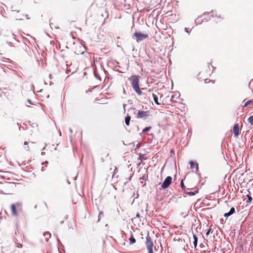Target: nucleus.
<instances>
[{
	"mask_svg": "<svg viewBox=\"0 0 253 253\" xmlns=\"http://www.w3.org/2000/svg\"><path fill=\"white\" fill-rule=\"evenodd\" d=\"M136 216L137 217L139 218V217H140V215L139 214V213H137L136 214Z\"/></svg>",
	"mask_w": 253,
	"mask_h": 253,
	"instance_id": "72a5a7b5",
	"label": "nucleus"
},
{
	"mask_svg": "<svg viewBox=\"0 0 253 253\" xmlns=\"http://www.w3.org/2000/svg\"><path fill=\"white\" fill-rule=\"evenodd\" d=\"M252 185L253 186V184H252Z\"/></svg>",
	"mask_w": 253,
	"mask_h": 253,
	"instance_id": "79ce46f5",
	"label": "nucleus"
},
{
	"mask_svg": "<svg viewBox=\"0 0 253 253\" xmlns=\"http://www.w3.org/2000/svg\"><path fill=\"white\" fill-rule=\"evenodd\" d=\"M230 215H231V214L229 212L224 214V216L225 217H228L230 216Z\"/></svg>",
	"mask_w": 253,
	"mask_h": 253,
	"instance_id": "b1692460",
	"label": "nucleus"
},
{
	"mask_svg": "<svg viewBox=\"0 0 253 253\" xmlns=\"http://www.w3.org/2000/svg\"><path fill=\"white\" fill-rule=\"evenodd\" d=\"M198 193V189H196L194 190V191H191V192H185V193L187 195H190V196H193L195 195L196 194Z\"/></svg>",
	"mask_w": 253,
	"mask_h": 253,
	"instance_id": "f8f14e48",
	"label": "nucleus"
},
{
	"mask_svg": "<svg viewBox=\"0 0 253 253\" xmlns=\"http://www.w3.org/2000/svg\"><path fill=\"white\" fill-rule=\"evenodd\" d=\"M17 247L18 248H22V244H17Z\"/></svg>",
	"mask_w": 253,
	"mask_h": 253,
	"instance_id": "a878e982",
	"label": "nucleus"
},
{
	"mask_svg": "<svg viewBox=\"0 0 253 253\" xmlns=\"http://www.w3.org/2000/svg\"><path fill=\"white\" fill-rule=\"evenodd\" d=\"M129 240L130 244H133L135 243L136 242L135 239H134V238L133 237L132 235L130 237Z\"/></svg>",
	"mask_w": 253,
	"mask_h": 253,
	"instance_id": "dca6fc26",
	"label": "nucleus"
},
{
	"mask_svg": "<svg viewBox=\"0 0 253 253\" xmlns=\"http://www.w3.org/2000/svg\"><path fill=\"white\" fill-rule=\"evenodd\" d=\"M210 82V80L206 79L205 81V83H208Z\"/></svg>",
	"mask_w": 253,
	"mask_h": 253,
	"instance_id": "c85d7f7f",
	"label": "nucleus"
},
{
	"mask_svg": "<svg viewBox=\"0 0 253 253\" xmlns=\"http://www.w3.org/2000/svg\"><path fill=\"white\" fill-rule=\"evenodd\" d=\"M172 181V177L170 176H169L166 177L164 181L162 183L161 185V188L163 189H166L168 188L169 185L171 184Z\"/></svg>",
	"mask_w": 253,
	"mask_h": 253,
	"instance_id": "20e7f679",
	"label": "nucleus"
},
{
	"mask_svg": "<svg viewBox=\"0 0 253 253\" xmlns=\"http://www.w3.org/2000/svg\"><path fill=\"white\" fill-rule=\"evenodd\" d=\"M48 162L47 161H45L44 163H42V165H44V164H47Z\"/></svg>",
	"mask_w": 253,
	"mask_h": 253,
	"instance_id": "f704fd0d",
	"label": "nucleus"
},
{
	"mask_svg": "<svg viewBox=\"0 0 253 253\" xmlns=\"http://www.w3.org/2000/svg\"><path fill=\"white\" fill-rule=\"evenodd\" d=\"M94 76L96 77V78L99 79V80H101V78H100V76L95 71H94Z\"/></svg>",
	"mask_w": 253,
	"mask_h": 253,
	"instance_id": "5701e85b",
	"label": "nucleus"
},
{
	"mask_svg": "<svg viewBox=\"0 0 253 253\" xmlns=\"http://www.w3.org/2000/svg\"><path fill=\"white\" fill-rule=\"evenodd\" d=\"M193 238H194L193 244L195 247V248H196L197 246L198 237L195 235H193Z\"/></svg>",
	"mask_w": 253,
	"mask_h": 253,
	"instance_id": "ddd939ff",
	"label": "nucleus"
},
{
	"mask_svg": "<svg viewBox=\"0 0 253 253\" xmlns=\"http://www.w3.org/2000/svg\"><path fill=\"white\" fill-rule=\"evenodd\" d=\"M46 146V144L45 145V146L42 149V155H43L44 154V152L43 151L45 150Z\"/></svg>",
	"mask_w": 253,
	"mask_h": 253,
	"instance_id": "393cba45",
	"label": "nucleus"
},
{
	"mask_svg": "<svg viewBox=\"0 0 253 253\" xmlns=\"http://www.w3.org/2000/svg\"><path fill=\"white\" fill-rule=\"evenodd\" d=\"M229 212L231 215L233 214L235 212V210L234 208H231Z\"/></svg>",
	"mask_w": 253,
	"mask_h": 253,
	"instance_id": "aec40b11",
	"label": "nucleus"
},
{
	"mask_svg": "<svg viewBox=\"0 0 253 253\" xmlns=\"http://www.w3.org/2000/svg\"><path fill=\"white\" fill-rule=\"evenodd\" d=\"M146 245L148 251V253H153V247L154 244L149 234H147V236L146 237Z\"/></svg>",
	"mask_w": 253,
	"mask_h": 253,
	"instance_id": "f03ea898",
	"label": "nucleus"
},
{
	"mask_svg": "<svg viewBox=\"0 0 253 253\" xmlns=\"http://www.w3.org/2000/svg\"><path fill=\"white\" fill-rule=\"evenodd\" d=\"M180 186H181V188H182L183 190H185V186H184V183H183V180H181V182H180Z\"/></svg>",
	"mask_w": 253,
	"mask_h": 253,
	"instance_id": "4be33fe9",
	"label": "nucleus"
},
{
	"mask_svg": "<svg viewBox=\"0 0 253 253\" xmlns=\"http://www.w3.org/2000/svg\"><path fill=\"white\" fill-rule=\"evenodd\" d=\"M70 72H71V71H70V70H67L66 71V73H67V74H69V73H70Z\"/></svg>",
	"mask_w": 253,
	"mask_h": 253,
	"instance_id": "473e14b6",
	"label": "nucleus"
},
{
	"mask_svg": "<svg viewBox=\"0 0 253 253\" xmlns=\"http://www.w3.org/2000/svg\"><path fill=\"white\" fill-rule=\"evenodd\" d=\"M134 36L136 38L137 42H141L148 38V34H145L139 32H135Z\"/></svg>",
	"mask_w": 253,
	"mask_h": 253,
	"instance_id": "7ed1b4c3",
	"label": "nucleus"
},
{
	"mask_svg": "<svg viewBox=\"0 0 253 253\" xmlns=\"http://www.w3.org/2000/svg\"><path fill=\"white\" fill-rule=\"evenodd\" d=\"M209 14V13H204L203 15L202 16L198 17L196 20H195V23L196 24H201L204 21V20H206V21H208L210 19V18H206L204 17L203 18V16H205L206 15Z\"/></svg>",
	"mask_w": 253,
	"mask_h": 253,
	"instance_id": "39448f33",
	"label": "nucleus"
},
{
	"mask_svg": "<svg viewBox=\"0 0 253 253\" xmlns=\"http://www.w3.org/2000/svg\"><path fill=\"white\" fill-rule=\"evenodd\" d=\"M253 102V100H248V101H247L244 105V107H246L248 105H249L250 104H251V103Z\"/></svg>",
	"mask_w": 253,
	"mask_h": 253,
	"instance_id": "f3484780",
	"label": "nucleus"
},
{
	"mask_svg": "<svg viewBox=\"0 0 253 253\" xmlns=\"http://www.w3.org/2000/svg\"><path fill=\"white\" fill-rule=\"evenodd\" d=\"M67 182H68V183L69 184H70V182L69 181V180H67Z\"/></svg>",
	"mask_w": 253,
	"mask_h": 253,
	"instance_id": "4c0bfd02",
	"label": "nucleus"
},
{
	"mask_svg": "<svg viewBox=\"0 0 253 253\" xmlns=\"http://www.w3.org/2000/svg\"><path fill=\"white\" fill-rule=\"evenodd\" d=\"M128 80L131 82L132 87L136 93L139 95H141L142 91L139 86V77L137 75H132L128 78Z\"/></svg>",
	"mask_w": 253,
	"mask_h": 253,
	"instance_id": "f257e3e1",
	"label": "nucleus"
},
{
	"mask_svg": "<svg viewBox=\"0 0 253 253\" xmlns=\"http://www.w3.org/2000/svg\"><path fill=\"white\" fill-rule=\"evenodd\" d=\"M248 122L253 126V115L251 116L248 119Z\"/></svg>",
	"mask_w": 253,
	"mask_h": 253,
	"instance_id": "2eb2a0df",
	"label": "nucleus"
},
{
	"mask_svg": "<svg viewBox=\"0 0 253 253\" xmlns=\"http://www.w3.org/2000/svg\"><path fill=\"white\" fill-rule=\"evenodd\" d=\"M59 134H60V135H61V132L60 131H59Z\"/></svg>",
	"mask_w": 253,
	"mask_h": 253,
	"instance_id": "ea45409f",
	"label": "nucleus"
},
{
	"mask_svg": "<svg viewBox=\"0 0 253 253\" xmlns=\"http://www.w3.org/2000/svg\"><path fill=\"white\" fill-rule=\"evenodd\" d=\"M24 144L25 145H28V141H25L24 143Z\"/></svg>",
	"mask_w": 253,
	"mask_h": 253,
	"instance_id": "2f4dec72",
	"label": "nucleus"
},
{
	"mask_svg": "<svg viewBox=\"0 0 253 253\" xmlns=\"http://www.w3.org/2000/svg\"><path fill=\"white\" fill-rule=\"evenodd\" d=\"M189 164L190 165V167L191 169H193L195 167L197 170H198L199 169V166H198V163H194L192 161H190L189 162Z\"/></svg>",
	"mask_w": 253,
	"mask_h": 253,
	"instance_id": "1a4fd4ad",
	"label": "nucleus"
},
{
	"mask_svg": "<svg viewBox=\"0 0 253 253\" xmlns=\"http://www.w3.org/2000/svg\"><path fill=\"white\" fill-rule=\"evenodd\" d=\"M152 96H153V99H154V102L155 103V104L158 105H160V103L158 102V96L154 94H152Z\"/></svg>",
	"mask_w": 253,
	"mask_h": 253,
	"instance_id": "9b49d317",
	"label": "nucleus"
},
{
	"mask_svg": "<svg viewBox=\"0 0 253 253\" xmlns=\"http://www.w3.org/2000/svg\"><path fill=\"white\" fill-rule=\"evenodd\" d=\"M28 102L30 104H33V103H32V101L30 99H28L27 100Z\"/></svg>",
	"mask_w": 253,
	"mask_h": 253,
	"instance_id": "cd10ccee",
	"label": "nucleus"
},
{
	"mask_svg": "<svg viewBox=\"0 0 253 253\" xmlns=\"http://www.w3.org/2000/svg\"><path fill=\"white\" fill-rule=\"evenodd\" d=\"M11 212L12 214L13 215H17V212L16 210V206L15 204H12L11 206Z\"/></svg>",
	"mask_w": 253,
	"mask_h": 253,
	"instance_id": "6e6552de",
	"label": "nucleus"
},
{
	"mask_svg": "<svg viewBox=\"0 0 253 253\" xmlns=\"http://www.w3.org/2000/svg\"><path fill=\"white\" fill-rule=\"evenodd\" d=\"M43 236L45 238V241L46 242H47L49 240V239L51 237V234L49 232H45V233H44L43 234Z\"/></svg>",
	"mask_w": 253,
	"mask_h": 253,
	"instance_id": "9d476101",
	"label": "nucleus"
},
{
	"mask_svg": "<svg viewBox=\"0 0 253 253\" xmlns=\"http://www.w3.org/2000/svg\"><path fill=\"white\" fill-rule=\"evenodd\" d=\"M140 144L138 143L136 145V148L138 149L140 147Z\"/></svg>",
	"mask_w": 253,
	"mask_h": 253,
	"instance_id": "c756f323",
	"label": "nucleus"
},
{
	"mask_svg": "<svg viewBox=\"0 0 253 253\" xmlns=\"http://www.w3.org/2000/svg\"><path fill=\"white\" fill-rule=\"evenodd\" d=\"M148 115V113L146 111H138L137 118H143Z\"/></svg>",
	"mask_w": 253,
	"mask_h": 253,
	"instance_id": "0eeeda50",
	"label": "nucleus"
},
{
	"mask_svg": "<svg viewBox=\"0 0 253 253\" xmlns=\"http://www.w3.org/2000/svg\"><path fill=\"white\" fill-rule=\"evenodd\" d=\"M233 133L235 137H237L239 134V126L238 124H236L233 127Z\"/></svg>",
	"mask_w": 253,
	"mask_h": 253,
	"instance_id": "423d86ee",
	"label": "nucleus"
},
{
	"mask_svg": "<svg viewBox=\"0 0 253 253\" xmlns=\"http://www.w3.org/2000/svg\"><path fill=\"white\" fill-rule=\"evenodd\" d=\"M171 153H173V152H174V151H173V150H171Z\"/></svg>",
	"mask_w": 253,
	"mask_h": 253,
	"instance_id": "a19ab883",
	"label": "nucleus"
},
{
	"mask_svg": "<svg viewBox=\"0 0 253 253\" xmlns=\"http://www.w3.org/2000/svg\"><path fill=\"white\" fill-rule=\"evenodd\" d=\"M25 149L27 150H29V146H27L26 148H25Z\"/></svg>",
	"mask_w": 253,
	"mask_h": 253,
	"instance_id": "c9c22d12",
	"label": "nucleus"
},
{
	"mask_svg": "<svg viewBox=\"0 0 253 253\" xmlns=\"http://www.w3.org/2000/svg\"><path fill=\"white\" fill-rule=\"evenodd\" d=\"M151 129V126L146 127H145V128H144L143 129L142 132H147V131H149Z\"/></svg>",
	"mask_w": 253,
	"mask_h": 253,
	"instance_id": "a211bd4d",
	"label": "nucleus"
},
{
	"mask_svg": "<svg viewBox=\"0 0 253 253\" xmlns=\"http://www.w3.org/2000/svg\"><path fill=\"white\" fill-rule=\"evenodd\" d=\"M247 197L248 198V200L247 201V203H250L252 200V197L250 195H247Z\"/></svg>",
	"mask_w": 253,
	"mask_h": 253,
	"instance_id": "6ab92c4d",
	"label": "nucleus"
},
{
	"mask_svg": "<svg viewBox=\"0 0 253 253\" xmlns=\"http://www.w3.org/2000/svg\"><path fill=\"white\" fill-rule=\"evenodd\" d=\"M130 120V117L128 115L125 117V124L126 126H129Z\"/></svg>",
	"mask_w": 253,
	"mask_h": 253,
	"instance_id": "4468645a",
	"label": "nucleus"
},
{
	"mask_svg": "<svg viewBox=\"0 0 253 253\" xmlns=\"http://www.w3.org/2000/svg\"><path fill=\"white\" fill-rule=\"evenodd\" d=\"M184 31H185V32H186V33H187L188 34L190 33V32L188 31V28H185Z\"/></svg>",
	"mask_w": 253,
	"mask_h": 253,
	"instance_id": "bb28decb",
	"label": "nucleus"
},
{
	"mask_svg": "<svg viewBox=\"0 0 253 253\" xmlns=\"http://www.w3.org/2000/svg\"><path fill=\"white\" fill-rule=\"evenodd\" d=\"M123 107H124V110H125L126 105H125V104H124V105H123Z\"/></svg>",
	"mask_w": 253,
	"mask_h": 253,
	"instance_id": "58836bf2",
	"label": "nucleus"
},
{
	"mask_svg": "<svg viewBox=\"0 0 253 253\" xmlns=\"http://www.w3.org/2000/svg\"><path fill=\"white\" fill-rule=\"evenodd\" d=\"M140 179H142V180H146V178H145V176H143L142 177H141L140 178Z\"/></svg>",
	"mask_w": 253,
	"mask_h": 253,
	"instance_id": "7c9ffc66",
	"label": "nucleus"
},
{
	"mask_svg": "<svg viewBox=\"0 0 253 253\" xmlns=\"http://www.w3.org/2000/svg\"><path fill=\"white\" fill-rule=\"evenodd\" d=\"M212 231H211V226L210 227V228L209 229V230L207 231L206 233V235L208 236L211 233Z\"/></svg>",
	"mask_w": 253,
	"mask_h": 253,
	"instance_id": "412c9836",
	"label": "nucleus"
},
{
	"mask_svg": "<svg viewBox=\"0 0 253 253\" xmlns=\"http://www.w3.org/2000/svg\"><path fill=\"white\" fill-rule=\"evenodd\" d=\"M69 130H70V132H71V133L73 132L72 130V129H71V128H70V129H69Z\"/></svg>",
	"mask_w": 253,
	"mask_h": 253,
	"instance_id": "e433bc0d",
	"label": "nucleus"
}]
</instances>
